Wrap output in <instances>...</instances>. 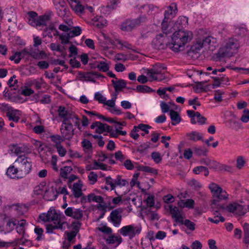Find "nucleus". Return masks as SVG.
I'll use <instances>...</instances> for the list:
<instances>
[{
  "instance_id": "f257e3e1",
  "label": "nucleus",
  "mask_w": 249,
  "mask_h": 249,
  "mask_svg": "<svg viewBox=\"0 0 249 249\" xmlns=\"http://www.w3.org/2000/svg\"><path fill=\"white\" fill-rule=\"evenodd\" d=\"M192 38L191 32L183 30H175L172 37V42L169 45V47L175 52L183 51L185 45Z\"/></svg>"
},
{
  "instance_id": "f03ea898",
  "label": "nucleus",
  "mask_w": 249,
  "mask_h": 249,
  "mask_svg": "<svg viewBox=\"0 0 249 249\" xmlns=\"http://www.w3.org/2000/svg\"><path fill=\"white\" fill-rule=\"evenodd\" d=\"M39 218L44 222L53 221V223L46 225V231L49 233H53L54 230H63V225L66 223L61 221V217L54 209H50L47 213H42L39 215Z\"/></svg>"
},
{
  "instance_id": "7ed1b4c3",
  "label": "nucleus",
  "mask_w": 249,
  "mask_h": 249,
  "mask_svg": "<svg viewBox=\"0 0 249 249\" xmlns=\"http://www.w3.org/2000/svg\"><path fill=\"white\" fill-rule=\"evenodd\" d=\"M217 45L215 38L209 36H204L197 40L196 43L191 46L189 53L190 54L193 53L197 55L203 47H207L208 50L213 51Z\"/></svg>"
},
{
  "instance_id": "20e7f679",
  "label": "nucleus",
  "mask_w": 249,
  "mask_h": 249,
  "mask_svg": "<svg viewBox=\"0 0 249 249\" xmlns=\"http://www.w3.org/2000/svg\"><path fill=\"white\" fill-rule=\"evenodd\" d=\"M209 188L214 197L212 203V208L219 209V205H224L220 204V201L228 199L229 195L225 190H223L221 187L215 183H210Z\"/></svg>"
},
{
  "instance_id": "39448f33",
  "label": "nucleus",
  "mask_w": 249,
  "mask_h": 249,
  "mask_svg": "<svg viewBox=\"0 0 249 249\" xmlns=\"http://www.w3.org/2000/svg\"><path fill=\"white\" fill-rule=\"evenodd\" d=\"M238 48L237 41L234 38H230L225 46L220 48L216 54V57L214 58L216 61H220L222 58L230 56L235 53Z\"/></svg>"
},
{
  "instance_id": "423d86ee",
  "label": "nucleus",
  "mask_w": 249,
  "mask_h": 249,
  "mask_svg": "<svg viewBox=\"0 0 249 249\" xmlns=\"http://www.w3.org/2000/svg\"><path fill=\"white\" fill-rule=\"evenodd\" d=\"M15 163L18 170V176L21 178L28 174L31 170L32 164L30 159L25 156H19L16 160Z\"/></svg>"
},
{
  "instance_id": "0eeeda50",
  "label": "nucleus",
  "mask_w": 249,
  "mask_h": 249,
  "mask_svg": "<svg viewBox=\"0 0 249 249\" xmlns=\"http://www.w3.org/2000/svg\"><path fill=\"white\" fill-rule=\"evenodd\" d=\"M218 210H225L229 213L238 215H243L246 213V210L243 206L235 202L230 203L228 205H219Z\"/></svg>"
},
{
  "instance_id": "6e6552de",
  "label": "nucleus",
  "mask_w": 249,
  "mask_h": 249,
  "mask_svg": "<svg viewBox=\"0 0 249 249\" xmlns=\"http://www.w3.org/2000/svg\"><path fill=\"white\" fill-rule=\"evenodd\" d=\"M142 230L141 226L129 225L123 227L120 230V233L123 236H129L132 239L136 235L140 234Z\"/></svg>"
},
{
  "instance_id": "1a4fd4ad",
  "label": "nucleus",
  "mask_w": 249,
  "mask_h": 249,
  "mask_svg": "<svg viewBox=\"0 0 249 249\" xmlns=\"http://www.w3.org/2000/svg\"><path fill=\"white\" fill-rule=\"evenodd\" d=\"M61 135L66 140H71L74 135L73 125L70 121L63 120L60 128Z\"/></svg>"
},
{
  "instance_id": "9d476101",
  "label": "nucleus",
  "mask_w": 249,
  "mask_h": 249,
  "mask_svg": "<svg viewBox=\"0 0 249 249\" xmlns=\"http://www.w3.org/2000/svg\"><path fill=\"white\" fill-rule=\"evenodd\" d=\"M64 213L66 216L77 220H81L84 215V211L82 210L72 207L66 209Z\"/></svg>"
},
{
  "instance_id": "9b49d317",
  "label": "nucleus",
  "mask_w": 249,
  "mask_h": 249,
  "mask_svg": "<svg viewBox=\"0 0 249 249\" xmlns=\"http://www.w3.org/2000/svg\"><path fill=\"white\" fill-rule=\"evenodd\" d=\"M165 36L162 34L158 35L152 41L153 47L157 50H162L166 48L167 42L165 41Z\"/></svg>"
},
{
  "instance_id": "f8f14e48",
  "label": "nucleus",
  "mask_w": 249,
  "mask_h": 249,
  "mask_svg": "<svg viewBox=\"0 0 249 249\" xmlns=\"http://www.w3.org/2000/svg\"><path fill=\"white\" fill-rule=\"evenodd\" d=\"M72 10L79 16L85 13V6L77 0H67Z\"/></svg>"
},
{
  "instance_id": "ddd939ff",
  "label": "nucleus",
  "mask_w": 249,
  "mask_h": 249,
  "mask_svg": "<svg viewBox=\"0 0 249 249\" xmlns=\"http://www.w3.org/2000/svg\"><path fill=\"white\" fill-rule=\"evenodd\" d=\"M82 182L79 180L78 182L74 183L71 185V192L74 197L78 198L81 196H83L82 199L86 200V196L83 195L82 193Z\"/></svg>"
},
{
  "instance_id": "4468645a",
  "label": "nucleus",
  "mask_w": 249,
  "mask_h": 249,
  "mask_svg": "<svg viewBox=\"0 0 249 249\" xmlns=\"http://www.w3.org/2000/svg\"><path fill=\"white\" fill-rule=\"evenodd\" d=\"M122 212V211L121 209H115L113 210L110 213V221L116 227H119L121 224Z\"/></svg>"
},
{
  "instance_id": "2eb2a0df",
  "label": "nucleus",
  "mask_w": 249,
  "mask_h": 249,
  "mask_svg": "<svg viewBox=\"0 0 249 249\" xmlns=\"http://www.w3.org/2000/svg\"><path fill=\"white\" fill-rule=\"evenodd\" d=\"M178 12L177 5L175 3H172L167 7L164 11V20H170L173 18L177 14Z\"/></svg>"
},
{
  "instance_id": "dca6fc26",
  "label": "nucleus",
  "mask_w": 249,
  "mask_h": 249,
  "mask_svg": "<svg viewBox=\"0 0 249 249\" xmlns=\"http://www.w3.org/2000/svg\"><path fill=\"white\" fill-rule=\"evenodd\" d=\"M90 128L92 129H95L96 133L101 134L108 131L109 126L107 124H104L100 122H95L90 125Z\"/></svg>"
},
{
  "instance_id": "f3484780",
  "label": "nucleus",
  "mask_w": 249,
  "mask_h": 249,
  "mask_svg": "<svg viewBox=\"0 0 249 249\" xmlns=\"http://www.w3.org/2000/svg\"><path fill=\"white\" fill-rule=\"evenodd\" d=\"M94 71H88V72H78V75L77 78L81 81H82L83 79L87 81H90L92 82H95V77L94 76Z\"/></svg>"
},
{
  "instance_id": "a211bd4d",
  "label": "nucleus",
  "mask_w": 249,
  "mask_h": 249,
  "mask_svg": "<svg viewBox=\"0 0 249 249\" xmlns=\"http://www.w3.org/2000/svg\"><path fill=\"white\" fill-rule=\"evenodd\" d=\"M169 210L172 215V217L175 219L176 222L179 223L180 221H181L183 217L177 207L169 205Z\"/></svg>"
},
{
  "instance_id": "6ab92c4d",
  "label": "nucleus",
  "mask_w": 249,
  "mask_h": 249,
  "mask_svg": "<svg viewBox=\"0 0 249 249\" xmlns=\"http://www.w3.org/2000/svg\"><path fill=\"white\" fill-rule=\"evenodd\" d=\"M188 24V18L186 17H179L173 27V30H182Z\"/></svg>"
},
{
  "instance_id": "aec40b11",
  "label": "nucleus",
  "mask_w": 249,
  "mask_h": 249,
  "mask_svg": "<svg viewBox=\"0 0 249 249\" xmlns=\"http://www.w3.org/2000/svg\"><path fill=\"white\" fill-rule=\"evenodd\" d=\"M21 116V112L17 109H15L13 107L10 111L8 112L6 116L9 121H13L14 122L17 123L18 122Z\"/></svg>"
},
{
  "instance_id": "412c9836",
  "label": "nucleus",
  "mask_w": 249,
  "mask_h": 249,
  "mask_svg": "<svg viewBox=\"0 0 249 249\" xmlns=\"http://www.w3.org/2000/svg\"><path fill=\"white\" fill-rule=\"evenodd\" d=\"M52 15V12H50L48 14L38 17L36 27L46 26Z\"/></svg>"
},
{
  "instance_id": "4be33fe9",
  "label": "nucleus",
  "mask_w": 249,
  "mask_h": 249,
  "mask_svg": "<svg viewBox=\"0 0 249 249\" xmlns=\"http://www.w3.org/2000/svg\"><path fill=\"white\" fill-rule=\"evenodd\" d=\"M37 18V14L36 12L30 11L27 13L26 20L30 25L36 27Z\"/></svg>"
},
{
  "instance_id": "5701e85b",
  "label": "nucleus",
  "mask_w": 249,
  "mask_h": 249,
  "mask_svg": "<svg viewBox=\"0 0 249 249\" xmlns=\"http://www.w3.org/2000/svg\"><path fill=\"white\" fill-rule=\"evenodd\" d=\"M137 24V21L135 19L126 20L122 24L121 28L123 31H130L136 26Z\"/></svg>"
},
{
  "instance_id": "b1692460",
  "label": "nucleus",
  "mask_w": 249,
  "mask_h": 249,
  "mask_svg": "<svg viewBox=\"0 0 249 249\" xmlns=\"http://www.w3.org/2000/svg\"><path fill=\"white\" fill-rule=\"evenodd\" d=\"M17 167H15L14 165H11L7 169L6 175L11 178H20L21 177L18 176V171Z\"/></svg>"
},
{
  "instance_id": "393cba45",
  "label": "nucleus",
  "mask_w": 249,
  "mask_h": 249,
  "mask_svg": "<svg viewBox=\"0 0 249 249\" xmlns=\"http://www.w3.org/2000/svg\"><path fill=\"white\" fill-rule=\"evenodd\" d=\"M111 83L116 92L118 91H121L123 89L126 87V83L125 81L123 79H120L118 81L112 80Z\"/></svg>"
},
{
  "instance_id": "a878e982",
  "label": "nucleus",
  "mask_w": 249,
  "mask_h": 249,
  "mask_svg": "<svg viewBox=\"0 0 249 249\" xmlns=\"http://www.w3.org/2000/svg\"><path fill=\"white\" fill-rule=\"evenodd\" d=\"M57 195L58 192L57 190L52 188L50 190H46L44 197L48 200L52 201L57 198Z\"/></svg>"
},
{
  "instance_id": "bb28decb",
  "label": "nucleus",
  "mask_w": 249,
  "mask_h": 249,
  "mask_svg": "<svg viewBox=\"0 0 249 249\" xmlns=\"http://www.w3.org/2000/svg\"><path fill=\"white\" fill-rule=\"evenodd\" d=\"M213 214L215 215L214 218L209 217L208 220L215 224H218L219 222H223L225 221V218L221 215H218L219 213H218V209H213Z\"/></svg>"
},
{
  "instance_id": "cd10ccee",
  "label": "nucleus",
  "mask_w": 249,
  "mask_h": 249,
  "mask_svg": "<svg viewBox=\"0 0 249 249\" xmlns=\"http://www.w3.org/2000/svg\"><path fill=\"white\" fill-rule=\"evenodd\" d=\"M227 123L230 128L235 131L238 130L241 128L240 122L235 117L229 119Z\"/></svg>"
},
{
  "instance_id": "c85d7f7f",
  "label": "nucleus",
  "mask_w": 249,
  "mask_h": 249,
  "mask_svg": "<svg viewBox=\"0 0 249 249\" xmlns=\"http://www.w3.org/2000/svg\"><path fill=\"white\" fill-rule=\"evenodd\" d=\"M170 116L172 120L171 124L173 125H176L180 122L181 119L178 112L171 109L170 110Z\"/></svg>"
},
{
  "instance_id": "c756f323",
  "label": "nucleus",
  "mask_w": 249,
  "mask_h": 249,
  "mask_svg": "<svg viewBox=\"0 0 249 249\" xmlns=\"http://www.w3.org/2000/svg\"><path fill=\"white\" fill-rule=\"evenodd\" d=\"M168 20H164V18H163L161 23V30L163 33L165 35L170 34L174 31L173 27H170L171 25L168 24Z\"/></svg>"
},
{
  "instance_id": "7c9ffc66",
  "label": "nucleus",
  "mask_w": 249,
  "mask_h": 249,
  "mask_svg": "<svg viewBox=\"0 0 249 249\" xmlns=\"http://www.w3.org/2000/svg\"><path fill=\"white\" fill-rule=\"evenodd\" d=\"M187 136L189 138V140L196 142L197 141H203L202 135L197 131H192L191 133H188Z\"/></svg>"
},
{
  "instance_id": "2f4dec72",
  "label": "nucleus",
  "mask_w": 249,
  "mask_h": 249,
  "mask_svg": "<svg viewBox=\"0 0 249 249\" xmlns=\"http://www.w3.org/2000/svg\"><path fill=\"white\" fill-rule=\"evenodd\" d=\"M58 116L62 118L63 120H66L69 121L70 117L68 116V111L66 108L63 106H59L58 108Z\"/></svg>"
},
{
  "instance_id": "473e14b6",
  "label": "nucleus",
  "mask_w": 249,
  "mask_h": 249,
  "mask_svg": "<svg viewBox=\"0 0 249 249\" xmlns=\"http://www.w3.org/2000/svg\"><path fill=\"white\" fill-rule=\"evenodd\" d=\"M92 68H97L99 71L102 72H107L109 70V66L108 64L104 61H99L97 62L96 66Z\"/></svg>"
},
{
  "instance_id": "72a5a7b5",
  "label": "nucleus",
  "mask_w": 249,
  "mask_h": 249,
  "mask_svg": "<svg viewBox=\"0 0 249 249\" xmlns=\"http://www.w3.org/2000/svg\"><path fill=\"white\" fill-rule=\"evenodd\" d=\"M43 83V80L42 78L34 79L33 80H31L27 83L26 85L29 86H34L35 88L39 89H41L42 85Z\"/></svg>"
},
{
  "instance_id": "f704fd0d",
  "label": "nucleus",
  "mask_w": 249,
  "mask_h": 249,
  "mask_svg": "<svg viewBox=\"0 0 249 249\" xmlns=\"http://www.w3.org/2000/svg\"><path fill=\"white\" fill-rule=\"evenodd\" d=\"M88 202H95L99 203H102L103 201V197L100 196H96L94 194H90L87 196Z\"/></svg>"
},
{
  "instance_id": "c9c22d12",
  "label": "nucleus",
  "mask_w": 249,
  "mask_h": 249,
  "mask_svg": "<svg viewBox=\"0 0 249 249\" xmlns=\"http://www.w3.org/2000/svg\"><path fill=\"white\" fill-rule=\"evenodd\" d=\"M225 75L223 74L219 75V76L213 77L214 82L213 84V88L218 87L220 85V82L227 81L228 78L225 77Z\"/></svg>"
},
{
  "instance_id": "e433bc0d",
  "label": "nucleus",
  "mask_w": 249,
  "mask_h": 249,
  "mask_svg": "<svg viewBox=\"0 0 249 249\" xmlns=\"http://www.w3.org/2000/svg\"><path fill=\"white\" fill-rule=\"evenodd\" d=\"M111 43L113 45H115L116 43L120 45L121 46V48H120V49H122L123 47H125L127 49L132 50L133 51L135 52L134 50L132 49L131 48V44L126 41H121L120 39H117L115 41L111 42Z\"/></svg>"
},
{
  "instance_id": "4c0bfd02",
  "label": "nucleus",
  "mask_w": 249,
  "mask_h": 249,
  "mask_svg": "<svg viewBox=\"0 0 249 249\" xmlns=\"http://www.w3.org/2000/svg\"><path fill=\"white\" fill-rule=\"evenodd\" d=\"M179 223L185 225L187 228V229L191 231H193L195 230V223L189 219H185L184 220L183 218H182L181 219V221H180Z\"/></svg>"
},
{
  "instance_id": "58836bf2",
  "label": "nucleus",
  "mask_w": 249,
  "mask_h": 249,
  "mask_svg": "<svg viewBox=\"0 0 249 249\" xmlns=\"http://www.w3.org/2000/svg\"><path fill=\"white\" fill-rule=\"evenodd\" d=\"M50 138L51 141L55 143V146L60 145L61 143L66 140L63 138L62 135L60 136L58 134L51 135Z\"/></svg>"
},
{
  "instance_id": "ea45409f",
  "label": "nucleus",
  "mask_w": 249,
  "mask_h": 249,
  "mask_svg": "<svg viewBox=\"0 0 249 249\" xmlns=\"http://www.w3.org/2000/svg\"><path fill=\"white\" fill-rule=\"evenodd\" d=\"M193 149L195 154L199 156H206L208 152V150L205 147H195Z\"/></svg>"
},
{
  "instance_id": "a19ab883",
  "label": "nucleus",
  "mask_w": 249,
  "mask_h": 249,
  "mask_svg": "<svg viewBox=\"0 0 249 249\" xmlns=\"http://www.w3.org/2000/svg\"><path fill=\"white\" fill-rule=\"evenodd\" d=\"M193 171L194 173L196 174H199L203 172H204V176L206 177H207L209 174L208 168L203 166H196L193 169Z\"/></svg>"
},
{
  "instance_id": "79ce46f5",
  "label": "nucleus",
  "mask_w": 249,
  "mask_h": 249,
  "mask_svg": "<svg viewBox=\"0 0 249 249\" xmlns=\"http://www.w3.org/2000/svg\"><path fill=\"white\" fill-rule=\"evenodd\" d=\"M136 90L137 92L141 93H150L154 91V89L146 85H138L137 86Z\"/></svg>"
},
{
  "instance_id": "37998d69",
  "label": "nucleus",
  "mask_w": 249,
  "mask_h": 249,
  "mask_svg": "<svg viewBox=\"0 0 249 249\" xmlns=\"http://www.w3.org/2000/svg\"><path fill=\"white\" fill-rule=\"evenodd\" d=\"M72 170V169L71 166H65L60 169V175L62 178H67L68 174L70 173Z\"/></svg>"
},
{
  "instance_id": "c03bdc74",
  "label": "nucleus",
  "mask_w": 249,
  "mask_h": 249,
  "mask_svg": "<svg viewBox=\"0 0 249 249\" xmlns=\"http://www.w3.org/2000/svg\"><path fill=\"white\" fill-rule=\"evenodd\" d=\"M114 181V183H115V187L116 186L120 187L125 186L126 185L128 184L127 180L122 178L120 175H118L116 177Z\"/></svg>"
},
{
  "instance_id": "a18cd8bd",
  "label": "nucleus",
  "mask_w": 249,
  "mask_h": 249,
  "mask_svg": "<svg viewBox=\"0 0 249 249\" xmlns=\"http://www.w3.org/2000/svg\"><path fill=\"white\" fill-rule=\"evenodd\" d=\"M82 29L79 26L74 27L72 29L70 28L69 32L71 37L80 35Z\"/></svg>"
},
{
  "instance_id": "49530a36",
  "label": "nucleus",
  "mask_w": 249,
  "mask_h": 249,
  "mask_svg": "<svg viewBox=\"0 0 249 249\" xmlns=\"http://www.w3.org/2000/svg\"><path fill=\"white\" fill-rule=\"evenodd\" d=\"M70 38H71V37L69 32L62 33L59 36V39L61 40L62 44L68 43Z\"/></svg>"
},
{
  "instance_id": "de8ad7c7",
  "label": "nucleus",
  "mask_w": 249,
  "mask_h": 249,
  "mask_svg": "<svg viewBox=\"0 0 249 249\" xmlns=\"http://www.w3.org/2000/svg\"><path fill=\"white\" fill-rule=\"evenodd\" d=\"M153 73V71L152 69L148 70L147 71V75L149 78H151V80H150V81L152 80L161 81L163 79L161 77L162 76V75L160 77H158L156 74Z\"/></svg>"
},
{
  "instance_id": "09e8293b",
  "label": "nucleus",
  "mask_w": 249,
  "mask_h": 249,
  "mask_svg": "<svg viewBox=\"0 0 249 249\" xmlns=\"http://www.w3.org/2000/svg\"><path fill=\"white\" fill-rule=\"evenodd\" d=\"M106 183L110 186V190H114L115 189V179H112L110 176L106 177L105 179Z\"/></svg>"
},
{
  "instance_id": "8fccbe9b",
  "label": "nucleus",
  "mask_w": 249,
  "mask_h": 249,
  "mask_svg": "<svg viewBox=\"0 0 249 249\" xmlns=\"http://www.w3.org/2000/svg\"><path fill=\"white\" fill-rule=\"evenodd\" d=\"M234 32L237 36H244L246 35L247 30L245 27H239L235 29Z\"/></svg>"
},
{
  "instance_id": "3c124183",
  "label": "nucleus",
  "mask_w": 249,
  "mask_h": 249,
  "mask_svg": "<svg viewBox=\"0 0 249 249\" xmlns=\"http://www.w3.org/2000/svg\"><path fill=\"white\" fill-rule=\"evenodd\" d=\"M88 178L90 184H94L97 180L98 175L96 173L91 171L89 173Z\"/></svg>"
},
{
  "instance_id": "603ef678",
  "label": "nucleus",
  "mask_w": 249,
  "mask_h": 249,
  "mask_svg": "<svg viewBox=\"0 0 249 249\" xmlns=\"http://www.w3.org/2000/svg\"><path fill=\"white\" fill-rule=\"evenodd\" d=\"M12 108V107L7 104L0 103V111L3 113H5L6 115L8 114V112L10 111Z\"/></svg>"
},
{
  "instance_id": "864d4df0",
  "label": "nucleus",
  "mask_w": 249,
  "mask_h": 249,
  "mask_svg": "<svg viewBox=\"0 0 249 249\" xmlns=\"http://www.w3.org/2000/svg\"><path fill=\"white\" fill-rule=\"evenodd\" d=\"M81 223L79 221L72 222L71 226L72 228V231L75 232L76 233L79 232L81 226Z\"/></svg>"
},
{
  "instance_id": "5fc2aeb1",
  "label": "nucleus",
  "mask_w": 249,
  "mask_h": 249,
  "mask_svg": "<svg viewBox=\"0 0 249 249\" xmlns=\"http://www.w3.org/2000/svg\"><path fill=\"white\" fill-rule=\"evenodd\" d=\"M206 120V118L202 116L199 112H196V123L199 124H203L205 123Z\"/></svg>"
},
{
  "instance_id": "6e6d98bb",
  "label": "nucleus",
  "mask_w": 249,
  "mask_h": 249,
  "mask_svg": "<svg viewBox=\"0 0 249 249\" xmlns=\"http://www.w3.org/2000/svg\"><path fill=\"white\" fill-rule=\"evenodd\" d=\"M208 167L211 169L217 170L220 168V164L216 161L212 160H210Z\"/></svg>"
},
{
  "instance_id": "4d7b16f0",
  "label": "nucleus",
  "mask_w": 249,
  "mask_h": 249,
  "mask_svg": "<svg viewBox=\"0 0 249 249\" xmlns=\"http://www.w3.org/2000/svg\"><path fill=\"white\" fill-rule=\"evenodd\" d=\"M55 29V28L54 27V25L52 24L49 25V26L47 27L45 30H44V33L45 36H48L49 37H53V36L51 34V33L53 32L54 30Z\"/></svg>"
},
{
  "instance_id": "13d9d810",
  "label": "nucleus",
  "mask_w": 249,
  "mask_h": 249,
  "mask_svg": "<svg viewBox=\"0 0 249 249\" xmlns=\"http://www.w3.org/2000/svg\"><path fill=\"white\" fill-rule=\"evenodd\" d=\"M151 158L155 162L158 163L160 162L162 160L160 154L159 152H154L151 154Z\"/></svg>"
},
{
  "instance_id": "bf43d9fd",
  "label": "nucleus",
  "mask_w": 249,
  "mask_h": 249,
  "mask_svg": "<svg viewBox=\"0 0 249 249\" xmlns=\"http://www.w3.org/2000/svg\"><path fill=\"white\" fill-rule=\"evenodd\" d=\"M187 113L188 116L191 118V122L193 124H195L196 123V112H195L194 110H188L187 111Z\"/></svg>"
},
{
  "instance_id": "052dcab7",
  "label": "nucleus",
  "mask_w": 249,
  "mask_h": 249,
  "mask_svg": "<svg viewBox=\"0 0 249 249\" xmlns=\"http://www.w3.org/2000/svg\"><path fill=\"white\" fill-rule=\"evenodd\" d=\"M127 59V56L126 54L122 53H118L114 56L115 61H125Z\"/></svg>"
},
{
  "instance_id": "680f3d73",
  "label": "nucleus",
  "mask_w": 249,
  "mask_h": 249,
  "mask_svg": "<svg viewBox=\"0 0 249 249\" xmlns=\"http://www.w3.org/2000/svg\"><path fill=\"white\" fill-rule=\"evenodd\" d=\"M123 162V165L127 170H132L134 169V166L131 160L127 159L124 160Z\"/></svg>"
},
{
  "instance_id": "e2e57ef3",
  "label": "nucleus",
  "mask_w": 249,
  "mask_h": 249,
  "mask_svg": "<svg viewBox=\"0 0 249 249\" xmlns=\"http://www.w3.org/2000/svg\"><path fill=\"white\" fill-rule=\"evenodd\" d=\"M10 60L13 61L14 60L16 64H18L19 63L20 60L22 59L20 56V54H19V52H16L15 54L9 58Z\"/></svg>"
},
{
  "instance_id": "0e129e2a",
  "label": "nucleus",
  "mask_w": 249,
  "mask_h": 249,
  "mask_svg": "<svg viewBox=\"0 0 249 249\" xmlns=\"http://www.w3.org/2000/svg\"><path fill=\"white\" fill-rule=\"evenodd\" d=\"M116 242H118V244H120L121 242V241L119 240V238L117 236H110L106 240L107 244H113Z\"/></svg>"
},
{
  "instance_id": "69168bd1",
  "label": "nucleus",
  "mask_w": 249,
  "mask_h": 249,
  "mask_svg": "<svg viewBox=\"0 0 249 249\" xmlns=\"http://www.w3.org/2000/svg\"><path fill=\"white\" fill-rule=\"evenodd\" d=\"M82 145L83 147L87 150H89L92 149V144L91 142L87 139H84L82 142Z\"/></svg>"
},
{
  "instance_id": "338daca9",
  "label": "nucleus",
  "mask_w": 249,
  "mask_h": 249,
  "mask_svg": "<svg viewBox=\"0 0 249 249\" xmlns=\"http://www.w3.org/2000/svg\"><path fill=\"white\" fill-rule=\"evenodd\" d=\"M94 99L98 101L99 103L103 104L106 101V98L104 97L100 92H97L94 94Z\"/></svg>"
},
{
  "instance_id": "774afa93",
  "label": "nucleus",
  "mask_w": 249,
  "mask_h": 249,
  "mask_svg": "<svg viewBox=\"0 0 249 249\" xmlns=\"http://www.w3.org/2000/svg\"><path fill=\"white\" fill-rule=\"evenodd\" d=\"M114 157L116 160H119L121 162H123L125 159L124 156L121 151H118L115 152L114 154Z\"/></svg>"
}]
</instances>
